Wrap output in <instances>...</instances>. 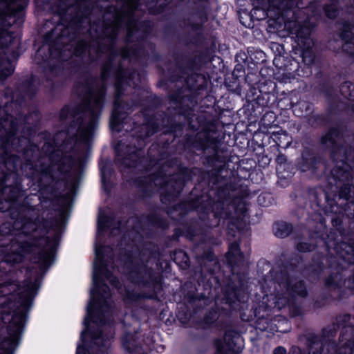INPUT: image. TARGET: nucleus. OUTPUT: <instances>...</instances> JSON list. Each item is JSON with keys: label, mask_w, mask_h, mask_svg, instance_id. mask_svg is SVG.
Masks as SVG:
<instances>
[{"label": "nucleus", "mask_w": 354, "mask_h": 354, "mask_svg": "<svg viewBox=\"0 0 354 354\" xmlns=\"http://www.w3.org/2000/svg\"><path fill=\"white\" fill-rule=\"evenodd\" d=\"M274 279H280L277 282L281 289V293H277L276 296V304L280 308L293 301L295 297H305L307 295V290L301 280H298L288 271H273Z\"/></svg>", "instance_id": "39448f33"}, {"label": "nucleus", "mask_w": 354, "mask_h": 354, "mask_svg": "<svg viewBox=\"0 0 354 354\" xmlns=\"http://www.w3.org/2000/svg\"><path fill=\"white\" fill-rule=\"evenodd\" d=\"M18 120H14L11 115L6 113L5 109L0 107V162H3L6 165L10 161H18L15 156H10V142L17 129Z\"/></svg>", "instance_id": "0eeeda50"}, {"label": "nucleus", "mask_w": 354, "mask_h": 354, "mask_svg": "<svg viewBox=\"0 0 354 354\" xmlns=\"http://www.w3.org/2000/svg\"><path fill=\"white\" fill-rule=\"evenodd\" d=\"M264 198V196L260 195L258 198V201L259 203H261L262 199Z\"/></svg>", "instance_id": "f704fd0d"}, {"label": "nucleus", "mask_w": 354, "mask_h": 354, "mask_svg": "<svg viewBox=\"0 0 354 354\" xmlns=\"http://www.w3.org/2000/svg\"><path fill=\"white\" fill-rule=\"evenodd\" d=\"M309 168H310V167H305V166H304V167H302L301 169V170H302V171H306V170H307V169H308Z\"/></svg>", "instance_id": "e433bc0d"}, {"label": "nucleus", "mask_w": 354, "mask_h": 354, "mask_svg": "<svg viewBox=\"0 0 354 354\" xmlns=\"http://www.w3.org/2000/svg\"><path fill=\"white\" fill-rule=\"evenodd\" d=\"M11 232L10 224L8 223H3L0 227V233L3 235L8 234Z\"/></svg>", "instance_id": "bb28decb"}, {"label": "nucleus", "mask_w": 354, "mask_h": 354, "mask_svg": "<svg viewBox=\"0 0 354 354\" xmlns=\"http://www.w3.org/2000/svg\"><path fill=\"white\" fill-rule=\"evenodd\" d=\"M142 128H145L147 129L148 128V126H144Z\"/></svg>", "instance_id": "a19ab883"}, {"label": "nucleus", "mask_w": 354, "mask_h": 354, "mask_svg": "<svg viewBox=\"0 0 354 354\" xmlns=\"http://www.w3.org/2000/svg\"><path fill=\"white\" fill-rule=\"evenodd\" d=\"M122 147V143L119 142L116 147L118 160L128 167L136 166V160L140 158V151L134 147L127 146V151L122 153L120 151Z\"/></svg>", "instance_id": "f8f14e48"}, {"label": "nucleus", "mask_w": 354, "mask_h": 354, "mask_svg": "<svg viewBox=\"0 0 354 354\" xmlns=\"http://www.w3.org/2000/svg\"><path fill=\"white\" fill-rule=\"evenodd\" d=\"M179 259H182V263L185 264V267L188 266L189 257L183 251H178L174 254V261H178Z\"/></svg>", "instance_id": "b1692460"}, {"label": "nucleus", "mask_w": 354, "mask_h": 354, "mask_svg": "<svg viewBox=\"0 0 354 354\" xmlns=\"http://www.w3.org/2000/svg\"><path fill=\"white\" fill-rule=\"evenodd\" d=\"M286 350L284 348L279 346L277 347L274 351V354H285Z\"/></svg>", "instance_id": "c85d7f7f"}, {"label": "nucleus", "mask_w": 354, "mask_h": 354, "mask_svg": "<svg viewBox=\"0 0 354 354\" xmlns=\"http://www.w3.org/2000/svg\"><path fill=\"white\" fill-rule=\"evenodd\" d=\"M342 277L339 274L336 273L333 275L330 276L326 281V285L328 288H336L341 286Z\"/></svg>", "instance_id": "6ab92c4d"}, {"label": "nucleus", "mask_w": 354, "mask_h": 354, "mask_svg": "<svg viewBox=\"0 0 354 354\" xmlns=\"http://www.w3.org/2000/svg\"><path fill=\"white\" fill-rule=\"evenodd\" d=\"M326 15L328 18H335L337 15V10L335 6H328L325 8Z\"/></svg>", "instance_id": "393cba45"}, {"label": "nucleus", "mask_w": 354, "mask_h": 354, "mask_svg": "<svg viewBox=\"0 0 354 354\" xmlns=\"http://www.w3.org/2000/svg\"><path fill=\"white\" fill-rule=\"evenodd\" d=\"M339 247L343 248L344 250H346V251H339V246H335V249L337 253L339 255L341 258L344 259L346 261L348 262L349 263H352L353 262V259L351 257H350L348 254L350 252L353 251L352 248L344 243H342L341 245H339Z\"/></svg>", "instance_id": "a211bd4d"}, {"label": "nucleus", "mask_w": 354, "mask_h": 354, "mask_svg": "<svg viewBox=\"0 0 354 354\" xmlns=\"http://www.w3.org/2000/svg\"><path fill=\"white\" fill-rule=\"evenodd\" d=\"M297 45L301 48V55L306 64H310L314 59V54L311 51L313 42L310 37V30L304 26L295 30Z\"/></svg>", "instance_id": "6e6552de"}, {"label": "nucleus", "mask_w": 354, "mask_h": 354, "mask_svg": "<svg viewBox=\"0 0 354 354\" xmlns=\"http://www.w3.org/2000/svg\"><path fill=\"white\" fill-rule=\"evenodd\" d=\"M102 181L105 182V171L104 169L102 170Z\"/></svg>", "instance_id": "473e14b6"}, {"label": "nucleus", "mask_w": 354, "mask_h": 354, "mask_svg": "<svg viewBox=\"0 0 354 354\" xmlns=\"http://www.w3.org/2000/svg\"><path fill=\"white\" fill-rule=\"evenodd\" d=\"M167 177L162 175L160 173H158L150 176L147 180H146L145 183L149 184L150 187H152L153 185L156 187H164L167 185Z\"/></svg>", "instance_id": "f3484780"}, {"label": "nucleus", "mask_w": 354, "mask_h": 354, "mask_svg": "<svg viewBox=\"0 0 354 354\" xmlns=\"http://www.w3.org/2000/svg\"><path fill=\"white\" fill-rule=\"evenodd\" d=\"M41 203V207H45V208L48 207L52 203L51 201H46V200L42 201Z\"/></svg>", "instance_id": "c756f323"}, {"label": "nucleus", "mask_w": 354, "mask_h": 354, "mask_svg": "<svg viewBox=\"0 0 354 354\" xmlns=\"http://www.w3.org/2000/svg\"><path fill=\"white\" fill-rule=\"evenodd\" d=\"M17 1V0H2V1L6 5V6H8L11 3H14V2Z\"/></svg>", "instance_id": "7c9ffc66"}, {"label": "nucleus", "mask_w": 354, "mask_h": 354, "mask_svg": "<svg viewBox=\"0 0 354 354\" xmlns=\"http://www.w3.org/2000/svg\"><path fill=\"white\" fill-rule=\"evenodd\" d=\"M59 225V221L43 222L38 216H35L34 210L28 209L21 221H15L13 227L21 231L19 238L12 242L10 250L4 254L0 268L4 263H19L24 254L29 252L38 253L35 262L39 263L41 271L46 270L52 263L54 253L58 245L59 234L55 230L51 235L45 236L49 233L48 227Z\"/></svg>", "instance_id": "f03ea898"}, {"label": "nucleus", "mask_w": 354, "mask_h": 354, "mask_svg": "<svg viewBox=\"0 0 354 354\" xmlns=\"http://www.w3.org/2000/svg\"><path fill=\"white\" fill-rule=\"evenodd\" d=\"M116 73V97L114 102V109L110 120V127L113 130L119 131L118 126L122 123L124 119L126 118V112L122 111L123 106L120 100V96L122 94L123 86L126 82L129 86L132 85L136 86L140 82V76L136 71L129 73L124 71L122 68H119Z\"/></svg>", "instance_id": "423d86ee"}, {"label": "nucleus", "mask_w": 354, "mask_h": 354, "mask_svg": "<svg viewBox=\"0 0 354 354\" xmlns=\"http://www.w3.org/2000/svg\"><path fill=\"white\" fill-rule=\"evenodd\" d=\"M342 39L345 41L342 45L344 51L354 55V26L346 24L341 33Z\"/></svg>", "instance_id": "ddd939ff"}, {"label": "nucleus", "mask_w": 354, "mask_h": 354, "mask_svg": "<svg viewBox=\"0 0 354 354\" xmlns=\"http://www.w3.org/2000/svg\"><path fill=\"white\" fill-rule=\"evenodd\" d=\"M129 277L134 283L148 287H153L160 281L159 277L145 265L136 267Z\"/></svg>", "instance_id": "1a4fd4ad"}, {"label": "nucleus", "mask_w": 354, "mask_h": 354, "mask_svg": "<svg viewBox=\"0 0 354 354\" xmlns=\"http://www.w3.org/2000/svg\"><path fill=\"white\" fill-rule=\"evenodd\" d=\"M268 7L267 12L263 11L261 19L266 17H283L286 10H289L294 4L292 0H268Z\"/></svg>", "instance_id": "9b49d317"}, {"label": "nucleus", "mask_w": 354, "mask_h": 354, "mask_svg": "<svg viewBox=\"0 0 354 354\" xmlns=\"http://www.w3.org/2000/svg\"><path fill=\"white\" fill-rule=\"evenodd\" d=\"M110 54H111V55H112V54H113V50H110Z\"/></svg>", "instance_id": "79ce46f5"}, {"label": "nucleus", "mask_w": 354, "mask_h": 354, "mask_svg": "<svg viewBox=\"0 0 354 354\" xmlns=\"http://www.w3.org/2000/svg\"><path fill=\"white\" fill-rule=\"evenodd\" d=\"M112 71H115L113 68L111 60L110 59L107 64H106L102 70V78L105 80L107 76L110 74Z\"/></svg>", "instance_id": "5701e85b"}, {"label": "nucleus", "mask_w": 354, "mask_h": 354, "mask_svg": "<svg viewBox=\"0 0 354 354\" xmlns=\"http://www.w3.org/2000/svg\"><path fill=\"white\" fill-rule=\"evenodd\" d=\"M82 95L80 105L70 109L64 107L60 112V120H70L71 124L68 129L62 131L54 137V147L48 151L50 145L45 143L43 150L48 153L49 156L45 160L50 162V165L41 163L35 165L37 172L57 178L58 173H66L74 166L75 161L71 156L64 154L63 151L73 148L77 142H88L93 137L97 127L98 119L102 107L104 94V86L93 80L82 84L77 91Z\"/></svg>", "instance_id": "f257e3e1"}, {"label": "nucleus", "mask_w": 354, "mask_h": 354, "mask_svg": "<svg viewBox=\"0 0 354 354\" xmlns=\"http://www.w3.org/2000/svg\"><path fill=\"white\" fill-rule=\"evenodd\" d=\"M123 347L129 351L127 354H133L137 345V338L131 331H127L122 337Z\"/></svg>", "instance_id": "2eb2a0df"}, {"label": "nucleus", "mask_w": 354, "mask_h": 354, "mask_svg": "<svg viewBox=\"0 0 354 354\" xmlns=\"http://www.w3.org/2000/svg\"><path fill=\"white\" fill-rule=\"evenodd\" d=\"M241 256L239 247L236 242L232 243L230 246V250L227 252V258L230 263H232L234 259Z\"/></svg>", "instance_id": "aec40b11"}, {"label": "nucleus", "mask_w": 354, "mask_h": 354, "mask_svg": "<svg viewBox=\"0 0 354 354\" xmlns=\"http://www.w3.org/2000/svg\"><path fill=\"white\" fill-rule=\"evenodd\" d=\"M12 35L6 30H0V46H8L12 41ZM14 71L12 64L6 59H0V79L3 80Z\"/></svg>", "instance_id": "9d476101"}, {"label": "nucleus", "mask_w": 354, "mask_h": 354, "mask_svg": "<svg viewBox=\"0 0 354 354\" xmlns=\"http://www.w3.org/2000/svg\"><path fill=\"white\" fill-rule=\"evenodd\" d=\"M8 192L10 193V194L5 197V201H0V210L2 212L10 209L19 195V189L17 187H5L2 190L3 194H8Z\"/></svg>", "instance_id": "4468645a"}, {"label": "nucleus", "mask_w": 354, "mask_h": 354, "mask_svg": "<svg viewBox=\"0 0 354 354\" xmlns=\"http://www.w3.org/2000/svg\"><path fill=\"white\" fill-rule=\"evenodd\" d=\"M39 288V281L30 279L24 281L23 286L12 283H0V297L12 295L8 304H4L0 313L3 322H9L8 337L0 343V354H13L19 344L21 335L26 320V313L33 297Z\"/></svg>", "instance_id": "7ed1b4c3"}, {"label": "nucleus", "mask_w": 354, "mask_h": 354, "mask_svg": "<svg viewBox=\"0 0 354 354\" xmlns=\"http://www.w3.org/2000/svg\"><path fill=\"white\" fill-rule=\"evenodd\" d=\"M155 131H156V129H153V130H151V131H147V132L146 133V136H147V137H149V136H150L153 135V133H154Z\"/></svg>", "instance_id": "2f4dec72"}, {"label": "nucleus", "mask_w": 354, "mask_h": 354, "mask_svg": "<svg viewBox=\"0 0 354 354\" xmlns=\"http://www.w3.org/2000/svg\"><path fill=\"white\" fill-rule=\"evenodd\" d=\"M145 32H146V30H142V32H143V33H144V35H145Z\"/></svg>", "instance_id": "ea45409f"}, {"label": "nucleus", "mask_w": 354, "mask_h": 354, "mask_svg": "<svg viewBox=\"0 0 354 354\" xmlns=\"http://www.w3.org/2000/svg\"><path fill=\"white\" fill-rule=\"evenodd\" d=\"M120 55L124 59L131 57V56H137L133 50H131L127 48H124L121 50Z\"/></svg>", "instance_id": "a878e982"}, {"label": "nucleus", "mask_w": 354, "mask_h": 354, "mask_svg": "<svg viewBox=\"0 0 354 354\" xmlns=\"http://www.w3.org/2000/svg\"><path fill=\"white\" fill-rule=\"evenodd\" d=\"M337 136L338 131L336 129H331L321 140L327 147L332 148V156L336 161V166L332 174L339 181L346 182L341 187L339 196L341 198L348 199L351 189L349 182L353 178L354 171L352 167L346 161L351 157V153L348 152L346 148L337 147L335 143V138Z\"/></svg>", "instance_id": "20e7f679"}, {"label": "nucleus", "mask_w": 354, "mask_h": 354, "mask_svg": "<svg viewBox=\"0 0 354 354\" xmlns=\"http://www.w3.org/2000/svg\"><path fill=\"white\" fill-rule=\"evenodd\" d=\"M50 55H51L52 56H53V47H50Z\"/></svg>", "instance_id": "4c0bfd02"}, {"label": "nucleus", "mask_w": 354, "mask_h": 354, "mask_svg": "<svg viewBox=\"0 0 354 354\" xmlns=\"http://www.w3.org/2000/svg\"><path fill=\"white\" fill-rule=\"evenodd\" d=\"M301 105V104H298L297 106H295V109H294V111H297V106H300Z\"/></svg>", "instance_id": "58836bf2"}, {"label": "nucleus", "mask_w": 354, "mask_h": 354, "mask_svg": "<svg viewBox=\"0 0 354 354\" xmlns=\"http://www.w3.org/2000/svg\"><path fill=\"white\" fill-rule=\"evenodd\" d=\"M257 11H259V10L257 8H256L252 10L253 15H257Z\"/></svg>", "instance_id": "72a5a7b5"}, {"label": "nucleus", "mask_w": 354, "mask_h": 354, "mask_svg": "<svg viewBox=\"0 0 354 354\" xmlns=\"http://www.w3.org/2000/svg\"><path fill=\"white\" fill-rule=\"evenodd\" d=\"M347 86H347V84H345L342 85V87H341V91L344 93V89L346 87H347Z\"/></svg>", "instance_id": "c9c22d12"}, {"label": "nucleus", "mask_w": 354, "mask_h": 354, "mask_svg": "<svg viewBox=\"0 0 354 354\" xmlns=\"http://www.w3.org/2000/svg\"><path fill=\"white\" fill-rule=\"evenodd\" d=\"M292 227L286 223H277L274 225V233L275 236L284 238L288 236L292 232Z\"/></svg>", "instance_id": "dca6fc26"}, {"label": "nucleus", "mask_w": 354, "mask_h": 354, "mask_svg": "<svg viewBox=\"0 0 354 354\" xmlns=\"http://www.w3.org/2000/svg\"><path fill=\"white\" fill-rule=\"evenodd\" d=\"M109 226V219L102 212L100 213L98 217V231L99 232L104 230L105 228Z\"/></svg>", "instance_id": "4be33fe9"}, {"label": "nucleus", "mask_w": 354, "mask_h": 354, "mask_svg": "<svg viewBox=\"0 0 354 354\" xmlns=\"http://www.w3.org/2000/svg\"><path fill=\"white\" fill-rule=\"evenodd\" d=\"M316 243H317V241L316 243L314 241L310 243L300 242L297 245V250L301 252H310L315 248Z\"/></svg>", "instance_id": "412c9836"}, {"label": "nucleus", "mask_w": 354, "mask_h": 354, "mask_svg": "<svg viewBox=\"0 0 354 354\" xmlns=\"http://www.w3.org/2000/svg\"><path fill=\"white\" fill-rule=\"evenodd\" d=\"M76 354H90V352L87 351L84 347L78 346Z\"/></svg>", "instance_id": "cd10ccee"}]
</instances>
